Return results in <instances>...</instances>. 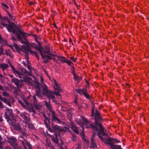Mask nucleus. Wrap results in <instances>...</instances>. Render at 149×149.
<instances>
[{
  "label": "nucleus",
  "instance_id": "nucleus-1",
  "mask_svg": "<svg viewBox=\"0 0 149 149\" xmlns=\"http://www.w3.org/2000/svg\"><path fill=\"white\" fill-rule=\"evenodd\" d=\"M11 67L13 73L17 76L19 77L21 81L26 82L31 85H35L36 88V95L37 96L40 97L41 94H42L47 95L49 100L54 98L55 97L54 95V93L56 95L59 96L58 98H61V97L60 93L62 89L55 81L54 80V93L48 90L47 86L45 84L42 86V90H41L39 88V82L36 81L33 84V83L32 78L28 77V76L30 75V73L26 70L22 68L21 70V72H20L16 70L12 65H11Z\"/></svg>",
  "mask_w": 149,
  "mask_h": 149
},
{
  "label": "nucleus",
  "instance_id": "nucleus-2",
  "mask_svg": "<svg viewBox=\"0 0 149 149\" xmlns=\"http://www.w3.org/2000/svg\"><path fill=\"white\" fill-rule=\"evenodd\" d=\"M95 119L96 124L93 125L88 122L84 118V121L87 124L86 127H91L93 129L95 130L97 132V135L102 141L108 144L110 146L111 149H122L120 146L113 145V143L120 142L119 141L116 139H112L109 137L104 132V128L102 125L99 123V121H102L103 119L101 118L100 113L96 111L95 114Z\"/></svg>",
  "mask_w": 149,
  "mask_h": 149
},
{
  "label": "nucleus",
  "instance_id": "nucleus-3",
  "mask_svg": "<svg viewBox=\"0 0 149 149\" xmlns=\"http://www.w3.org/2000/svg\"><path fill=\"white\" fill-rule=\"evenodd\" d=\"M21 42L22 43L25 44L26 45V46L22 47V48H21V50L24 53H26V54L29 52H30L31 53V52L30 47L29 46V45L40 52L42 59H47V60H45L44 61V62L47 63L48 62L49 60H51L52 59V58L51 57L42 52L43 48L41 46H38L36 45L34 43L30 44L28 42L27 40V42L26 43H24L22 42Z\"/></svg>",
  "mask_w": 149,
  "mask_h": 149
},
{
  "label": "nucleus",
  "instance_id": "nucleus-4",
  "mask_svg": "<svg viewBox=\"0 0 149 149\" xmlns=\"http://www.w3.org/2000/svg\"><path fill=\"white\" fill-rule=\"evenodd\" d=\"M0 26L1 27L2 26H6L8 31L11 32L13 34H15L16 36L17 37L20 42H22L25 43H26L27 38L26 33L15 28L14 25L11 24L6 25L2 23Z\"/></svg>",
  "mask_w": 149,
  "mask_h": 149
},
{
  "label": "nucleus",
  "instance_id": "nucleus-5",
  "mask_svg": "<svg viewBox=\"0 0 149 149\" xmlns=\"http://www.w3.org/2000/svg\"><path fill=\"white\" fill-rule=\"evenodd\" d=\"M81 118L82 121V129L83 130V131H82L81 132V135H84V129L86 128H88L87 127V124H86L85 122L84 121V118L88 122V123H91V124H93V125H95L96 124V123H95V124H93L91 122H89L88 120H87L86 119L84 116H81ZM89 128H91L94 131V132H93V136L92 137H91V148H95L96 147V145L95 143V142L93 140V138L95 136V134H94V133H95V132H97V133L96 130L95 129H93L91 127H88Z\"/></svg>",
  "mask_w": 149,
  "mask_h": 149
},
{
  "label": "nucleus",
  "instance_id": "nucleus-6",
  "mask_svg": "<svg viewBox=\"0 0 149 149\" xmlns=\"http://www.w3.org/2000/svg\"><path fill=\"white\" fill-rule=\"evenodd\" d=\"M30 96H28L25 98L23 97L24 101L25 103L27 105L29 104H32L33 103L36 109L37 110H39L41 107V105L38 103L37 100L36 99V95H34L33 96V103L30 100Z\"/></svg>",
  "mask_w": 149,
  "mask_h": 149
},
{
  "label": "nucleus",
  "instance_id": "nucleus-7",
  "mask_svg": "<svg viewBox=\"0 0 149 149\" xmlns=\"http://www.w3.org/2000/svg\"><path fill=\"white\" fill-rule=\"evenodd\" d=\"M54 130L53 131L55 132L56 133H55V137L52 138V140L53 142L56 144L58 143V137H60V134L63 132V129L62 128L58 126L57 125H53L52 126Z\"/></svg>",
  "mask_w": 149,
  "mask_h": 149
},
{
  "label": "nucleus",
  "instance_id": "nucleus-8",
  "mask_svg": "<svg viewBox=\"0 0 149 149\" xmlns=\"http://www.w3.org/2000/svg\"><path fill=\"white\" fill-rule=\"evenodd\" d=\"M12 81L16 85L17 88V89L15 88H13L12 91L14 93L19 95L20 93V91L19 90V89L22 86V82L16 78L13 79H12Z\"/></svg>",
  "mask_w": 149,
  "mask_h": 149
},
{
  "label": "nucleus",
  "instance_id": "nucleus-9",
  "mask_svg": "<svg viewBox=\"0 0 149 149\" xmlns=\"http://www.w3.org/2000/svg\"><path fill=\"white\" fill-rule=\"evenodd\" d=\"M87 91L86 88L78 89L77 91V92L80 95H84L86 98L90 100L91 97L87 93Z\"/></svg>",
  "mask_w": 149,
  "mask_h": 149
},
{
  "label": "nucleus",
  "instance_id": "nucleus-10",
  "mask_svg": "<svg viewBox=\"0 0 149 149\" xmlns=\"http://www.w3.org/2000/svg\"><path fill=\"white\" fill-rule=\"evenodd\" d=\"M6 110V111L5 112L4 114L5 118L8 120H9L11 118H12L13 116L12 110L8 108Z\"/></svg>",
  "mask_w": 149,
  "mask_h": 149
},
{
  "label": "nucleus",
  "instance_id": "nucleus-11",
  "mask_svg": "<svg viewBox=\"0 0 149 149\" xmlns=\"http://www.w3.org/2000/svg\"><path fill=\"white\" fill-rule=\"evenodd\" d=\"M51 116L52 119L53 121H57L59 123L64 125L65 124V122L61 121L57 117L56 115L55 112L53 111H51Z\"/></svg>",
  "mask_w": 149,
  "mask_h": 149
},
{
  "label": "nucleus",
  "instance_id": "nucleus-12",
  "mask_svg": "<svg viewBox=\"0 0 149 149\" xmlns=\"http://www.w3.org/2000/svg\"><path fill=\"white\" fill-rule=\"evenodd\" d=\"M8 142L11 144V145L13 146V149H17V144L16 143V140L14 138L12 137L9 139Z\"/></svg>",
  "mask_w": 149,
  "mask_h": 149
},
{
  "label": "nucleus",
  "instance_id": "nucleus-13",
  "mask_svg": "<svg viewBox=\"0 0 149 149\" xmlns=\"http://www.w3.org/2000/svg\"><path fill=\"white\" fill-rule=\"evenodd\" d=\"M44 122L45 125L46 127L48 129V130L51 132H52L53 131L54 129H52L50 126H49V122L50 120H49L46 117H45L44 119Z\"/></svg>",
  "mask_w": 149,
  "mask_h": 149
},
{
  "label": "nucleus",
  "instance_id": "nucleus-14",
  "mask_svg": "<svg viewBox=\"0 0 149 149\" xmlns=\"http://www.w3.org/2000/svg\"><path fill=\"white\" fill-rule=\"evenodd\" d=\"M22 142L25 149H27V147L29 149H31V145L30 144L29 142L27 141L26 140H24L22 141Z\"/></svg>",
  "mask_w": 149,
  "mask_h": 149
},
{
  "label": "nucleus",
  "instance_id": "nucleus-15",
  "mask_svg": "<svg viewBox=\"0 0 149 149\" xmlns=\"http://www.w3.org/2000/svg\"><path fill=\"white\" fill-rule=\"evenodd\" d=\"M1 6L2 8L7 12V14H8L9 17H11V15L7 10L9 8L8 6L6 4L4 3H2L1 4Z\"/></svg>",
  "mask_w": 149,
  "mask_h": 149
},
{
  "label": "nucleus",
  "instance_id": "nucleus-16",
  "mask_svg": "<svg viewBox=\"0 0 149 149\" xmlns=\"http://www.w3.org/2000/svg\"><path fill=\"white\" fill-rule=\"evenodd\" d=\"M19 114L20 116L26 122H28L29 119L26 116L25 113L24 112L20 113Z\"/></svg>",
  "mask_w": 149,
  "mask_h": 149
},
{
  "label": "nucleus",
  "instance_id": "nucleus-17",
  "mask_svg": "<svg viewBox=\"0 0 149 149\" xmlns=\"http://www.w3.org/2000/svg\"><path fill=\"white\" fill-rule=\"evenodd\" d=\"M70 127L75 133L77 134L78 133L79 130L78 128L76 127L75 125L72 124L71 126Z\"/></svg>",
  "mask_w": 149,
  "mask_h": 149
},
{
  "label": "nucleus",
  "instance_id": "nucleus-18",
  "mask_svg": "<svg viewBox=\"0 0 149 149\" xmlns=\"http://www.w3.org/2000/svg\"><path fill=\"white\" fill-rule=\"evenodd\" d=\"M9 66L7 64H0V68L2 69L3 71H4Z\"/></svg>",
  "mask_w": 149,
  "mask_h": 149
},
{
  "label": "nucleus",
  "instance_id": "nucleus-19",
  "mask_svg": "<svg viewBox=\"0 0 149 149\" xmlns=\"http://www.w3.org/2000/svg\"><path fill=\"white\" fill-rule=\"evenodd\" d=\"M58 58L60 59L59 61L61 63H65L67 59L66 58L62 56H58Z\"/></svg>",
  "mask_w": 149,
  "mask_h": 149
},
{
  "label": "nucleus",
  "instance_id": "nucleus-20",
  "mask_svg": "<svg viewBox=\"0 0 149 149\" xmlns=\"http://www.w3.org/2000/svg\"><path fill=\"white\" fill-rule=\"evenodd\" d=\"M5 52L7 56H9L12 58L14 57V55L12 54L10 50H6Z\"/></svg>",
  "mask_w": 149,
  "mask_h": 149
},
{
  "label": "nucleus",
  "instance_id": "nucleus-21",
  "mask_svg": "<svg viewBox=\"0 0 149 149\" xmlns=\"http://www.w3.org/2000/svg\"><path fill=\"white\" fill-rule=\"evenodd\" d=\"M45 104L46 105V106L47 107V108L49 109L50 111H51V112L52 111V110L51 109L52 107L50 103H49L47 102H45Z\"/></svg>",
  "mask_w": 149,
  "mask_h": 149
},
{
  "label": "nucleus",
  "instance_id": "nucleus-22",
  "mask_svg": "<svg viewBox=\"0 0 149 149\" xmlns=\"http://www.w3.org/2000/svg\"><path fill=\"white\" fill-rule=\"evenodd\" d=\"M26 61L27 62V68L29 70H30L31 69V63L28 60V58H26Z\"/></svg>",
  "mask_w": 149,
  "mask_h": 149
},
{
  "label": "nucleus",
  "instance_id": "nucleus-23",
  "mask_svg": "<svg viewBox=\"0 0 149 149\" xmlns=\"http://www.w3.org/2000/svg\"><path fill=\"white\" fill-rule=\"evenodd\" d=\"M23 46H22L23 47ZM14 47L16 49L18 50H20L22 51L21 50V48H22V46L21 47V48H19V46L15 44H14Z\"/></svg>",
  "mask_w": 149,
  "mask_h": 149
},
{
  "label": "nucleus",
  "instance_id": "nucleus-24",
  "mask_svg": "<svg viewBox=\"0 0 149 149\" xmlns=\"http://www.w3.org/2000/svg\"><path fill=\"white\" fill-rule=\"evenodd\" d=\"M14 127L16 130L18 131L20 130L21 129L20 126L18 125H15Z\"/></svg>",
  "mask_w": 149,
  "mask_h": 149
},
{
  "label": "nucleus",
  "instance_id": "nucleus-25",
  "mask_svg": "<svg viewBox=\"0 0 149 149\" xmlns=\"http://www.w3.org/2000/svg\"><path fill=\"white\" fill-rule=\"evenodd\" d=\"M49 52V48L48 46L45 47V52L48 54Z\"/></svg>",
  "mask_w": 149,
  "mask_h": 149
},
{
  "label": "nucleus",
  "instance_id": "nucleus-26",
  "mask_svg": "<svg viewBox=\"0 0 149 149\" xmlns=\"http://www.w3.org/2000/svg\"><path fill=\"white\" fill-rule=\"evenodd\" d=\"M77 139V137L76 136V135L74 134H73L72 135V136L71 138V140L72 141H74L75 140Z\"/></svg>",
  "mask_w": 149,
  "mask_h": 149
},
{
  "label": "nucleus",
  "instance_id": "nucleus-27",
  "mask_svg": "<svg viewBox=\"0 0 149 149\" xmlns=\"http://www.w3.org/2000/svg\"><path fill=\"white\" fill-rule=\"evenodd\" d=\"M2 94L3 95L5 96H8L9 95V94L8 93L6 92H3L2 93Z\"/></svg>",
  "mask_w": 149,
  "mask_h": 149
},
{
  "label": "nucleus",
  "instance_id": "nucleus-28",
  "mask_svg": "<svg viewBox=\"0 0 149 149\" xmlns=\"http://www.w3.org/2000/svg\"><path fill=\"white\" fill-rule=\"evenodd\" d=\"M65 63H67L69 65H71L72 64V62L67 60Z\"/></svg>",
  "mask_w": 149,
  "mask_h": 149
},
{
  "label": "nucleus",
  "instance_id": "nucleus-29",
  "mask_svg": "<svg viewBox=\"0 0 149 149\" xmlns=\"http://www.w3.org/2000/svg\"><path fill=\"white\" fill-rule=\"evenodd\" d=\"M29 127L30 129L32 130L34 129V127L33 124H29Z\"/></svg>",
  "mask_w": 149,
  "mask_h": 149
},
{
  "label": "nucleus",
  "instance_id": "nucleus-30",
  "mask_svg": "<svg viewBox=\"0 0 149 149\" xmlns=\"http://www.w3.org/2000/svg\"><path fill=\"white\" fill-rule=\"evenodd\" d=\"M4 101L10 107L11 106V104L9 102L6 101L5 99H4Z\"/></svg>",
  "mask_w": 149,
  "mask_h": 149
},
{
  "label": "nucleus",
  "instance_id": "nucleus-31",
  "mask_svg": "<svg viewBox=\"0 0 149 149\" xmlns=\"http://www.w3.org/2000/svg\"><path fill=\"white\" fill-rule=\"evenodd\" d=\"M74 79L75 80H76L78 79V77L75 73H74Z\"/></svg>",
  "mask_w": 149,
  "mask_h": 149
},
{
  "label": "nucleus",
  "instance_id": "nucleus-32",
  "mask_svg": "<svg viewBox=\"0 0 149 149\" xmlns=\"http://www.w3.org/2000/svg\"><path fill=\"white\" fill-rule=\"evenodd\" d=\"M18 102L20 104L22 107H24V104L22 102V101L20 100H18Z\"/></svg>",
  "mask_w": 149,
  "mask_h": 149
},
{
  "label": "nucleus",
  "instance_id": "nucleus-33",
  "mask_svg": "<svg viewBox=\"0 0 149 149\" xmlns=\"http://www.w3.org/2000/svg\"><path fill=\"white\" fill-rule=\"evenodd\" d=\"M70 59L72 60L74 62H76V59H75L74 57L73 56H71L70 58Z\"/></svg>",
  "mask_w": 149,
  "mask_h": 149
},
{
  "label": "nucleus",
  "instance_id": "nucleus-34",
  "mask_svg": "<svg viewBox=\"0 0 149 149\" xmlns=\"http://www.w3.org/2000/svg\"><path fill=\"white\" fill-rule=\"evenodd\" d=\"M3 49L2 48L0 47V56L3 53Z\"/></svg>",
  "mask_w": 149,
  "mask_h": 149
},
{
  "label": "nucleus",
  "instance_id": "nucleus-35",
  "mask_svg": "<svg viewBox=\"0 0 149 149\" xmlns=\"http://www.w3.org/2000/svg\"><path fill=\"white\" fill-rule=\"evenodd\" d=\"M3 142L2 141H0V149H3L2 145Z\"/></svg>",
  "mask_w": 149,
  "mask_h": 149
},
{
  "label": "nucleus",
  "instance_id": "nucleus-36",
  "mask_svg": "<svg viewBox=\"0 0 149 149\" xmlns=\"http://www.w3.org/2000/svg\"><path fill=\"white\" fill-rule=\"evenodd\" d=\"M35 40L38 43V37H37V36H35Z\"/></svg>",
  "mask_w": 149,
  "mask_h": 149
},
{
  "label": "nucleus",
  "instance_id": "nucleus-37",
  "mask_svg": "<svg viewBox=\"0 0 149 149\" xmlns=\"http://www.w3.org/2000/svg\"><path fill=\"white\" fill-rule=\"evenodd\" d=\"M69 42L70 43H71L72 45H74L73 43L72 42V40L71 38H70L69 39Z\"/></svg>",
  "mask_w": 149,
  "mask_h": 149
},
{
  "label": "nucleus",
  "instance_id": "nucleus-38",
  "mask_svg": "<svg viewBox=\"0 0 149 149\" xmlns=\"http://www.w3.org/2000/svg\"><path fill=\"white\" fill-rule=\"evenodd\" d=\"M2 149H12L11 148L10 146H6L4 148H3Z\"/></svg>",
  "mask_w": 149,
  "mask_h": 149
},
{
  "label": "nucleus",
  "instance_id": "nucleus-39",
  "mask_svg": "<svg viewBox=\"0 0 149 149\" xmlns=\"http://www.w3.org/2000/svg\"><path fill=\"white\" fill-rule=\"evenodd\" d=\"M35 4V3L33 1L29 3V5H32Z\"/></svg>",
  "mask_w": 149,
  "mask_h": 149
},
{
  "label": "nucleus",
  "instance_id": "nucleus-40",
  "mask_svg": "<svg viewBox=\"0 0 149 149\" xmlns=\"http://www.w3.org/2000/svg\"><path fill=\"white\" fill-rule=\"evenodd\" d=\"M40 78L41 79V82L42 83H43V79L42 76L40 77Z\"/></svg>",
  "mask_w": 149,
  "mask_h": 149
},
{
  "label": "nucleus",
  "instance_id": "nucleus-41",
  "mask_svg": "<svg viewBox=\"0 0 149 149\" xmlns=\"http://www.w3.org/2000/svg\"><path fill=\"white\" fill-rule=\"evenodd\" d=\"M3 107V105L1 102H0V108H2Z\"/></svg>",
  "mask_w": 149,
  "mask_h": 149
},
{
  "label": "nucleus",
  "instance_id": "nucleus-42",
  "mask_svg": "<svg viewBox=\"0 0 149 149\" xmlns=\"http://www.w3.org/2000/svg\"><path fill=\"white\" fill-rule=\"evenodd\" d=\"M74 102L76 104H77V100L76 98L75 99Z\"/></svg>",
  "mask_w": 149,
  "mask_h": 149
},
{
  "label": "nucleus",
  "instance_id": "nucleus-43",
  "mask_svg": "<svg viewBox=\"0 0 149 149\" xmlns=\"http://www.w3.org/2000/svg\"><path fill=\"white\" fill-rule=\"evenodd\" d=\"M3 77V76L2 75L0 74V79H2V78Z\"/></svg>",
  "mask_w": 149,
  "mask_h": 149
},
{
  "label": "nucleus",
  "instance_id": "nucleus-44",
  "mask_svg": "<svg viewBox=\"0 0 149 149\" xmlns=\"http://www.w3.org/2000/svg\"><path fill=\"white\" fill-rule=\"evenodd\" d=\"M93 114H94V111L93 110L92 111V114H91L92 116H93Z\"/></svg>",
  "mask_w": 149,
  "mask_h": 149
},
{
  "label": "nucleus",
  "instance_id": "nucleus-45",
  "mask_svg": "<svg viewBox=\"0 0 149 149\" xmlns=\"http://www.w3.org/2000/svg\"><path fill=\"white\" fill-rule=\"evenodd\" d=\"M3 88L0 85V90H3Z\"/></svg>",
  "mask_w": 149,
  "mask_h": 149
},
{
  "label": "nucleus",
  "instance_id": "nucleus-46",
  "mask_svg": "<svg viewBox=\"0 0 149 149\" xmlns=\"http://www.w3.org/2000/svg\"><path fill=\"white\" fill-rule=\"evenodd\" d=\"M12 39L13 40H15V38L14 37H13V35H12Z\"/></svg>",
  "mask_w": 149,
  "mask_h": 149
},
{
  "label": "nucleus",
  "instance_id": "nucleus-47",
  "mask_svg": "<svg viewBox=\"0 0 149 149\" xmlns=\"http://www.w3.org/2000/svg\"><path fill=\"white\" fill-rule=\"evenodd\" d=\"M22 63H23V64L24 65V66H26V63H25V62H23H23H22Z\"/></svg>",
  "mask_w": 149,
  "mask_h": 149
},
{
  "label": "nucleus",
  "instance_id": "nucleus-48",
  "mask_svg": "<svg viewBox=\"0 0 149 149\" xmlns=\"http://www.w3.org/2000/svg\"><path fill=\"white\" fill-rule=\"evenodd\" d=\"M0 141H2V138L1 135H0Z\"/></svg>",
  "mask_w": 149,
  "mask_h": 149
},
{
  "label": "nucleus",
  "instance_id": "nucleus-49",
  "mask_svg": "<svg viewBox=\"0 0 149 149\" xmlns=\"http://www.w3.org/2000/svg\"><path fill=\"white\" fill-rule=\"evenodd\" d=\"M2 120V118L0 117V121L1 122Z\"/></svg>",
  "mask_w": 149,
  "mask_h": 149
},
{
  "label": "nucleus",
  "instance_id": "nucleus-50",
  "mask_svg": "<svg viewBox=\"0 0 149 149\" xmlns=\"http://www.w3.org/2000/svg\"><path fill=\"white\" fill-rule=\"evenodd\" d=\"M36 58H38V59H39V58H38V55H36Z\"/></svg>",
  "mask_w": 149,
  "mask_h": 149
},
{
  "label": "nucleus",
  "instance_id": "nucleus-51",
  "mask_svg": "<svg viewBox=\"0 0 149 149\" xmlns=\"http://www.w3.org/2000/svg\"><path fill=\"white\" fill-rule=\"evenodd\" d=\"M72 72L73 74L74 75V73H75V72L73 70Z\"/></svg>",
  "mask_w": 149,
  "mask_h": 149
},
{
  "label": "nucleus",
  "instance_id": "nucleus-52",
  "mask_svg": "<svg viewBox=\"0 0 149 149\" xmlns=\"http://www.w3.org/2000/svg\"><path fill=\"white\" fill-rule=\"evenodd\" d=\"M0 99L1 100H2V98H1V97H0Z\"/></svg>",
  "mask_w": 149,
  "mask_h": 149
},
{
  "label": "nucleus",
  "instance_id": "nucleus-53",
  "mask_svg": "<svg viewBox=\"0 0 149 149\" xmlns=\"http://www.w3.org/2000/svg\"><path fill=\"white\" fill-rule=\"evenodd\" d=\"M51 55H52V56H54V55L53 54H50Z\"/></svg>",
  "mask_w": 149,
  "mask_h": 149
},
{
  "label": "nucleus",
  "instance_id": "nucleus-54",
  "mask_svg": "<svg viewBox=\"0 0 149 149\" xmlns=\"http://www.w3.org/2000/svg\"><path fill=\"white\" fill-rule=\"evenodd\" d=\"M86 83H87V84H88V83L87 81H86Z\"/></svg>",
  "mask_w": 149,
  "mask_h": 149
},
{
  "label": "nucleus",
  "instance_id": "nucleus-55",
  "mask_svg": "<svg viewBox=\"0 0 149 149\" xmlns=\"http://www.w3.org/2000/svg\"><path fill=\"white\" fill-rule=\"evenodd\" d=\"M66 129L67 130H68V128H67Z\"/></svg>",
  "mask_w": 149,
  "mask_h": 149
},
{
  "label": "nucleus",
  "instance_id": "nucleus-56",
  "mask_svg": "<svg viewBox=\"0 0 149 149\" xmlns=\"http://www.w3.org/2000/svg\"><path fill=\"white\" fill-rule=\"evenodd\" d=\"M2 40V39H0V42H1V41Z\"/></svg>",
  "mask_w": 149,
  "mask_h": 149
},
{
  "label": "nucleus",
  "instance_id": "nucleus-57",
  "mask_svg": "<svg viewBox=\"0 0 149 149\" xmlns=\"http://www.w3.org/2000/svg\"><path fill=\"white\" fill-rule=\"evenodd\" d=\"M79 149H80V148H79Z\"/></svg>",
  "mask_w": 149,
  "mask_h": 149
},
{
  "label": "nucleus",
  "instance_id": "nucleus-58",
  "mask_svg": "<svg viewBox=\"0 0 149 149\" xmlns=\"http://www.w3.org/2000/svg\"><path fill=\"white\" fill-rule=\"evenodd\" d=\"M75 3V4H76V3Z\"/></svg>",
  "mask_w": 149,
  "mask_h": 149
},
{
  "label": "nucleus",
  "instance_id": "nucleus-59",
  "mask_svg": "<svg viewBox=\"0 0 149 149\" xmlns=\"http://www.w3.org/2000/svg\"><path fill=\"white\" fill-rule=\"evenodd\" d=\"M53 59H54V60H55V58H54Z\"/></svg>",
  "mask_w": 149,
  "mask_h": 149
}]
</instances>
